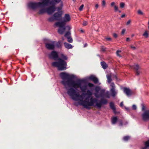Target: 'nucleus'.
Here are the masks:
<instances>
[{"mask_svg":"<svg viewBox=\"0 0 149 149\" xmlns=\"http://www.w3.org/2000/svg\"><path fill=\"white\" fill-rule=\"evenodd\" d=\"M60 76L63 80L61 83L66 89L67 94L72 100L78 102V103H75L74 104L77 106H78V104L81 105L80 103L81 101L84 100L85 98L88 96L87 92L88 90H87V93H82L81 95L77 91L79 88L83 92H84L86 89V86H81L83 80L79 79L73 81L72 79L74 77V75L71 76L64 72L61 73Z\"/></svg>","mask_w":149,"mask_h":149,"instance_id":"nucleus-1","label":"nucleus"},{"mask_svg":"<svg viewBox=\"0 0 149 149\" xmlns=\"http://www.w3.org/2000/svg\"><path fill=\"white\" fill-rule=\"evenodd\" d=\"M88 96L86 97L84 100H81L80 103L81 105L88 109H91V107H96L99 108H100L103 104H106L108 101L107 100L103 98L101 99L100 101L97 102V100L93 98L91 96L92 92L90 90L87 91Z\"/></svg>","mask_w":149,"mask_h":149,"instance_id":"nucleus-2","label":"nucleus"},{"mask_svg":"<svg viewBox=\"0 0 149 149\" xmlns=\"http://www.w3.org/2000/svg\"><path fill=\"white\" fill-rule=\"evenodd\" d=\"M49 58L55 60H58V61L54 62L52 63V65L54 67H56L60 70H65L66 69L67 63L63 60L67 59V57L63 54H61V58H58V52L56 51H52L48 54Z\"/></svg>","mask_w":149,"mask_h":149,"instance_id":"nucleus-3","label":"nucleus"},{"mask_svg":"<svg viewBox=\"0 0 149 149\" xmlns=\"http://www.w3.org/2000/svg\"><path fill=\"white\" fill-rule=\"evenodd\" d=\"M43 2H30L28 3V7L34 10L39 7H42Z\"/></svg>","mask_w":149,"mask_h":149,"instance_id":"nucleus-4","label":"nucleus"},{"mask_svg":"<svg viewBox=\"0 0 149 149\" xmlns=\"http://www.w3.org/2000/svg\"><path fill=\"white\" fill-rule=\"evenodd\" d=\"M46 2H45V1H42V2H43V6L42 7H39L38 8H40L41 9L39 10L38 13L40 15L43 14L45 13H47L46 8L45 7V6L48 5L49 0H45Z\"/></svg>","mask_w":149,"mask_h":149,"instance_id":"nucleus-5","label":"nucleus"},{"mask_svg":"<svg viewBox=\"0 0 149 149\" xmlns=\"http://www.w3.org/2000/svg\"><path fill=\"white\" fill-rule=\"evenodd\" d=\"M110 86L111 87L110 89V91L111 92V96L113 97H114L117 95L118 91L115 90L116 86L114 83L112 82L111 83Z\"/></svg>","mask_w":149,"mask_h":149,"instance_id":"nucleus-6","label":"nucleus"},{"mask_svg":"<svg viewBox=\"0 0 149 149\" xmlns=\"http://www.w3.org/2000/svg\"><path fill=\"white\" fill-rule=\"evenodd\" d=\"M45 45L46 48L48 49L53 50L54 49L55 47V42L50 41L49 42L46 43Z\"/></svg>","mask_w":149,"mask_h":149,"instance_id":"nucleus-7","label":"nucleus"},{"mask_svg":"<svg viewBox=\"0 0 149 149\" xmlns=\"http://www.w3.org/2000/svg\"><path fill=\"white\" fill-rule=\"evenodd\" d=\"M46 9L47 13L49 15H51L56 11V8L54 5H53L46 8Z\"/></svg>","mask_w":149,"mask_h":149,"instance_id":"nucleus-8","label":"nucleus"},{"mask_svg":"<svg viewBox=\"0 0 149 149\" xmlns=\"http://www.w3.org/2000/svg\"><path fill=\"white\" fill-rule=\"evenodd\" d=\"M59 3H60V5L61 6H63V3L62 0H51L49 1V3L52 5H55Z\"/></svg>","mask_w":149,"mask_h":149,"instance_id":"nucleus-9","label":"nucleus"},{"mask_svg":"<svg viewBox=\"0 0 149 149\" xmlns=\"http://www.w3.org/2000/svg\"><path fill=\"white\" fill-rule=\"evenodd\" d=\"M123 90L124 93L128 97L130 96L132 94V91L129 88L124 87Z\"/></svg>","mask_w":149,"mask_h":149,"instance_id":"nucleus-10","label":"nucleus"},{"mask_svg":"<svg viewBox=\"0 0 149 149\" xmlns=\"http://www.w3.org/2000/svg\"><path fill=\"white\" fill-rule=\"evenodd\" d=\"M62 20L65 23L70 22L71 20L70 15L68 14H65L64 17L62 18Z\"/></svg>","mask_w":149,"mask_h":149,"instance_id":"nucleus-11","label":"nucleus"},{"mask_svg":"<svg viewBox=\"0 0 149 149\" xmlns=\"http://www.w3.org/2000/svg\"><path fill=\"white\" fill-rule=\"evenodd\" d=\"M99 92L100 93L99 95L98 94L97 95V94L96 93H95V96L97 98L100 97H104L105 92V90L104 89H101Z\"/></svg>","mask_w":149,"mask_h":149,"instance_id":"nucleus-12","label":"nucleus"},{"mask_svg":"<svg viewBox=\"0 0 149 149\" xmlns=\"http://www.w3.org/2000/svg\"><path fill=\"white\" fill-rule=\"evenodd\" d=\"M89 79L92 80L95 84H97L99 82V80L98 78L94 75H91L89 77Z\"/></svg>","mask_w":149,"mask_h":149,"instance_id":"nucleus-13","label":"nucleus"},{"mask_svg":"<svg viewBox=\"0 0 149 149\" xmlns=\"http://www.w3.org/2000/svg\"><path fill=\"white\" fill-rule=\"evenodd\" d=\"M66 23L63 20L61 22H57L55 24V25L56 26H58L60 28L64 27Z\"/></svg>","mask_w":149,"mask_h":149,"instance_id":"nucleus-14","label":"nucleus"},{"mask_svg":"<svg viewBox=\"0 0 149 149\" xmlns=\"http://www.w3.org/2000/svg\"><path fill=\"white\" fill-rule=\"evenodd\" d=\"M133 68L135 70L136 74L139 75L140 74V72L139 70V67L137 64H134L132 66Z\"/></svg>","mask_w":149,"mask_h":149,"instance_id":"nucleus-15","label":"nucleus"},{"mask_svg":"<svg viewBox=\"0 0 149 149\" xmlns=\"http://www.w3.org/2000/svg\"><path fill=\"white\" fill-rule=\"evenodd\" d=\"M62 15V14L60 12H57L54 13L53 16L55 18L56 20H58L59 18L61 17Z\"/></svg>","mask_w":149,"mask_h":149,"instance_id":"nucleus-16","label":"nucleus"},{"mask_svg":"<svg viewBox=\"0 0 149 149\" xmlns=\"http://www.w3.org/2000/svg\"><path fill=\"white\" fill-rule=\"evenodd\" d=\"M109 105L110 108L113 110V112L115 113H116V108L114 106V103L112 102H110V103Z\"/></svg>","mask_w":149,"mask_h":149,"instance_id":"nucleus-17","label":"nucleus"},{"mask_svg":"<svg viewBox=\"0 0 149 149\" xmlns=\"http://www.w3.org/2000/svg\"><path fill=\"white\" fill-rule=\"evenodd\" d=\"M65 47L68 49H72L73 47L72 46L71 44L68 43L66 42L64 43Z\"/></svg>","mask_w":149,"mask_h":149,"instance_id":"nucleus-18","label":"nucleus"},{"mask_svg":"<svg viewBox=\"0 0 149 149\" xmlns=\"http://www.w3.org/2000/svg\"><path fill=\"white\" fill-rule=\"evenodd\" d=\"M65 30V28L62 27L59 28L58 30V32L60 34H63Z\"/></svg>","mask_w":149,"mask_h":149,"instance_id":"nucleus-19","label":"nucleus"},{"mask_svg":"<svg viewBox=\"0 0 149 149\" xmlns=\"http://www.w3.org/2000/svg\"><path fill=\"white\" fill-rule=\"evenodd\" d=\"M118 120L117 118L116 117H113L111 118V123L112 124H115Z\"/></svg>","mask_w":149,"mask_h":149,"instance_id":"nucleus-20","label":"nucleus"},{"mask_svg":"<svg viewBox=\"0 0 149 149\" xmlns=\"http://www.w3.org/2000/svg\"><path fill=\"white\" fill-rule=\"evenodd\" d=\"M101 64L102 68L105 69L107 68L108 66L106 63L104 61H102L101 62Z\"/></svg>","mask_w":149,"mask_h":149,"instance_id":"nucleus-21","label":"nucleus"},{"mask_svg":"<svg viewBox=\"0 0 149 149\" xmlns=\"http://www.w3.org/2000/svg\"><path fill=\"white\" fill-rule=\"evenodd\" d=\"M143 36L145 38H147L149 36V33L147 30H146L143 34Z\"/></svg>","mask_w":149,"mask_h":149,"instance_id":"nucleus-22","label":"nucleus"},{"mask_svg":"<svg viewBox=\"0 0 149 149\" xmlns=\"http://www.w3.org/2000/svg\"><path fill=\"white\" fill-rule=\"evenodd\" d=\"M145 146L141 148V149H147L148 147H149V140H148L145 142Z\"/></svg>","mask_w":149,"mask_h":149,"instance_id":"nucleus-23","label":"nucleus"},{"mask_svg":"<svg viewBox=\"0 0 149 149\" xmlns=\"http://www.w3.org/2000/svg\"><path fill=\"white\" fill-rule=\"evenodd\" d=\"M104 97L108 98H110V95L109 91H107L106 92H105Z\"/></svg>","mask_w":149,"mask_h":149,"instance_id":"nucleus-24","label":"nucleus"},{"mask_svg":"<svg viewBox=\"0 0 149 149\" xmlns=\"http://www.w3.org/2000/svg\"><path fill=\"white\" fill-rule=\"evenodd\" d=\"M56 46L58 48H60L62 46V43L61 41H58L56 44Z\"/></svg>","mask_w":149,"mask_h":149,"instance_id":"nucleus-25","label":"nucleus"},{"mask_svg":"<svg viewBox=\"0 0 149 149\" xmlns=\"http://www.w3.org/2000/svg\"><path fill=\"white\" fill-rule=\"evenodd\" d=\"M101 88L99 87L98 86H96L95 87V91L96 92V93L97 94H98V93H99L100 90H101Z\"/></svg>","mask_w":149,"mask_h":149,"instance_id":"nucleus-26","label":"nucleus"},{"mask_svg":"<svg viewBox=\"0 0 149 149\" xmlns=\"http://www.w3.org/2000/svg\"><path fill=\"white\" fill-rule=\"evenodd\" d=\"M107 82L109 83H110L112 81L111 76L110 75H107Z\"/></svg>","mask_w":149,"mask_h":149,"instance_id":"nucleus-27","label":"nucleus"},{"mask_svg":"<svg viewBox=\"0 0 149 149\" xmlns=\"http://www.w3.org/2000/svg\"><path fill=\"white\" fill-rule=\"evenodd\" d=\"M71 33L70 32L68 31L66 32L65 35V36L66 38H67L68 37H70Z\"/></svg>","mask_w":149,"mask_h":149,"instance_id":"nucleus-28","label":"nucleus"},{"mask_svg":"<svg viewBox=\"0 0 149 149\" xmlns=\"http://www.w3.org/2000/svg\"><path fill=\"white\" fill-rule=\"evenodd\" d=\"M137 13L139 15H143L144 14L140 10H139L137 11Z\"/></svg>","mask_w":149,"mask_h":149,"instance_id":"nucleus-29","label":"nucleus"},{"mask_svg":"<svg viewBox=\"0 0 149 149\" xmlns=\"http://www.w3.org/2000/svg\"><path fill=\"white\" fill-rule=\"evenodd\" d=\"M55 18L54 17H51L48 18V20L50 22H52L54 21L55 20Z\"/></svg>","mask_w":149,"mask_h":149,"instance_id":"nucleus-30","label":"nucleus"},{"mask_svg":"<svg viewBox=\"0 0 149 149\" xmlns=\"http://www.w3.org/2000/svg\"><path fill=\"white\" fill-rule=\"evenodd\" d=\"M68 39V42L70 43H72L73 42V40L71 37H70L67 38Z\"/></svg>","mask_w":149,"mask_h":149,"instance_id":"nucleus-31","label":"nucleus"},{"mask_svg":"<svg viewBox=\"0 0 149 149\" xmlns=\"http://www.w3.org/2000/svg\"><path fill=\"white\" fill-rule=\"evenodd\" d=\"M130 138V137L128 136H125L123 138V139L125 141H127Z\"/></svg>","mask_w":149,"mask_h":149,"instance_id":"nucleus-32","label":"nucleus"},{"mask_svg":"<svg viewBox=\"0 0 149 149\" xmlns=\"http://www.w3.org/2000/svg\"><path fill=\"white\" fill-rule=\"evenodd\" d=\"M60 7H58L57 8H56V9H57V10L58 12H60V10L61 9L62 7V6H61L60 5Z\"/></svg>","mask_w":149,"mask_h":149,"instance_id":"nucleus-33","label":"nucleus"},{"mask_svg":"<svg viewBox=\"0 0 149 149\" xmlns=\"http://www.w3.org/2000/svg\"><path fill=\"white\" fill-rule=\"evenodd\" d=\"M88 86L90 87H93L94 86V85L93 84L90 83H88Z\"/></svg>","mask_w":149,"mask_h":149,"instance_id":"nucleus-34","label":"nucleus"},{"mask_svg":"<svg viewBox=\"0 0 149 149\" xmlns=\"http://www.w3.org/2000/svg\"><path fill=\"white\" fill-rule=\"evenodd\" d=\"M124 6H125V4L124 3L122 2V3H120V6L121 8H123L124 7Z\"/></svg>","mask_w":149,"mask_h":149,"instance_id":"nucleus-35","label":"nucleus"},{"mask_svg":"<svg viewBox=\"0 0 149 149\" xmlns=\"http://www.w3.org/2000/svg\"><path fill=\"white\" fill-rule=\"evenodd\" d=\"M114 10L115 12H116L118 10V7L116 5L114 6Z\"/></svg>","mask_w":149,"mask_h":149,"instance_id":"nucleus-36","label":"nucleus"},{"mask_svg":"<svg viewBox=\"0 0 149 149\" xmlns=\"http://www.w3.org/2000/svg\"><path fill=\"white\" fill-rule=\"evenodd\" d=\"M84 5L83 4H82L81 6L79 8V10L80 11H82L83 10V8L84 7Z\"/></svg>","mask_w":149,"mask_h":149,"instance_id":"nucleus-37","label":"nucleus"},{"mask_svg":"<svg viewBox=\"0 0 149 149\" xmlns=\"http://www.w3.org/2000/svg\"><path fill=\"white\" fill-rule=\"evenodd\" d=\"M105 4H106L105 1L104 0H103L102 1V6L103 7H105Z\"/></svg>","mask_w":149,"mask_h":149,"instance_id":"nucleus-38","label":"nucleus"},{"mask_svg":"<svg viewBox=\"0 0 149 149\" xmlns=\"http://www.w3.org/2000/svg\"><path fill=\"white\" fill-rule=\"evenodd\" d=\"M121 52V51L120 50H118L116 52V54H117V55L119 57H121V56L119 54V53H120Z\"/></svg>","mask_w":149,"mask_h":149,"instance_id":"nucleus-39","label":"nucleus"},{"mask_svg":"<svg viewBox=\"0 0 149 149\" xmlns=\"http://www.w3.org/2000/svg\"><path fill=\"white\" fill-rule=\"evenodd\" d=\"M132 108L134 110H136V107L135 105H133L132 106Z\"/></svg>","mask_w":149,"mask_h":149,"instance_id":"nucleus-40","label":"nucleus"},{"mask_svg":"<svg viewBox=\"0 0 149 149\" xmlns=\"http://www.w3.org/2000/svg\"><path fill=\"white\" fill-rule=\"evenodd\" d=\"M123 122L122 120L119 121V126H122L123 125Z\"/></svg>","mask_w":149,"mask_h":149,"instance_id":"nucleus-41","label":"nucleus"},{"mask_svg":"<svg viewBox=\"0 0 149 149\" xmlns=\"http://www.w3.org/2000/svg\"><path fill=\"white\" fill-rule=\"evenodd\" d=\"M87 24V22L86 21H84L83 22V25L84 26H86Z\"/></svg>","mask_w":149,"mask_h":149,"instance_id":"nucleus-42","label":"nucleus"},{"mask_svg":"<svg viewBox=\"0 0 149 149\" xmlns=\"http://www.w3.org/2000/svg\"><path fill=\"white\" fill-rule=\"evenodd\" d=\"M66 28L68 30H70L71 29V28L70 26H66Z\"/></svg>","mask_w":149,"mask_h":149,"instance_id":"nucleus-43","label":"nucleus"},{"mask_svg":"<svg viewBox=\"0 0 149 149\" xmlns=\"http://www.w3.org/2000/svg\"><path fill=\"white\" fill-rule=\"evenodd\" d=\"M130 22H131V20H129L126 23V25H128L129 24H130Z\"/></svg>","mask_w":149,"mask_h":149,"instance_id":"nucleus-44","label":"nucleus"},{"mask_svg":"<svg viewBox=\"0 0 149 149\" xmlns=\"http://www.w3.org/2000/svg\"><path fill=\"white\" fill-rule=\"evenodd\" d=\"M125 29H123L122 31L121 32V34H123L124 33H125Z\"/></svg>","mask_w":149,"mask_h":149,"instance_id":"nucleus-45","label":"nucleus"},{"mask_svg":"<svg viewBox=\"0 0 149 149\" xmlns=\"http://www.w3.org/2000/svg\"><path fill=\"white\" fill-rule=\"evenodd\" d=\"M130 47L133 50H135L136 49L135 47L133 46L132 45L130 46Z\"/></svg>","mask_w":149,"mask_h":149,"instance_id":"nucleus-46","label":"nucleus"},{"mask_svg":"<svg viewBox=\"0 0 149 149\" xmlns=\"http://www.w3.org/2000/svg\"><path fill=\"white\" fill-rule=\"evenodd\" d=\"M113 37L115 38H116L117 37V34L115 33H113Z\"/></svg>","mask_w":149,"mask_h":149,"instance_id":"nucleus-47","label":"nucleus"},{"mask_svg":"<svg viewBox=\"0 0 149 149\" xmlns=\"http://www.w3.org/2000/svg\"><path fill=\"white\" fill-rule=\"evenodd\" d=\"M106 39L108 41H111V40L110 38H106Z\"/></svg>","mask_w":149,"mask_h":149,"instance_id":"nucleus-48","label":"nucleus"},{"mask_svg":"<svg viewBox=\"0 0 149 149\" xmlns=\"http://www.w3.org/2000/svg\"><path fill=\"white\" fill-rule=\"evenodd\" d=\"M145 109V107L143 105H142V110L143 111Z\"/></svg>","mask_w":149,"mask_h":149,"instance_id":"nucleus-49","label":"nucleus"},{"mask_svg":"<svg viewBox=\"0 0 149 149\" xmlns=\"http://www.w3.org/2000/svg\"><path fill=\"white\" fill-rule=\"evenodd\" d=\"M115 4V3L114 2H112L111 3V6H115L114 5Z\"/></svg>","mask_w":149,"mask_h":149,"instance_id":"nucleus-50","label":"nucleus"},{"mask_svg":"<svg viewBox=\"0 0 149 149\" xmlns=\"http://www.w3.org/2000/svg\"><path fill=\"white\" fill-rule=\"evenodd\" d=\"M123 102H122L120 103V107H122L123 106Z\"/></svg>","mask_w":149,"mask_h":149,"instance_id":"nucleus-51","label":"nucleus"},{"mask_svg":"<svg viewBox=\"0 0 149 149\" xmlns=\"http://www.w3.org/2000/svg\"><path fill=\"white\" fill-rule=\"evenodd\" d=\"M130 39L129 38H127L126 39V41H130Z\"/></svg>","mask_w":149,"mask_h":149,"instance_id":"nucleus-52","label":"nucleus"},{"mask_svg":"<svg viewBox=\"0 0 149 149\" xmlns=\"http://www.w3.org/2000/svg\"><path fill=\"white\" fill-rule=\"evenodd\" d=\"M99 6L98 4H96L95 5V7L96 8H97Z\"/></svg>","mask_w":149,"mask_h":149,"instance_id":"nucleus-53","label":"nucleus"},{"mask_svg":"<svg viewBox=\"0 0 149 149\" xmlns=\"http://www.w3.org/2000/svg\"><path fill=\"white\" fill-rule=\"evenodd\" d=\"M125 16V15L123 14L121 15V17L122 18H123V17H124Z\"/></svg>","mask_w":149,"mask_h":149,"instance_id":"nucleus-54","label":"nucleus"},{"mask_svg":"<svg viewBox=\"0 0 149 149\" xmlns=\"http://www.w3.org/2000/svg\"><path fill=\"white\" fill-rule=\"evenodd\" d=\"M87 46V43H86L85 44H84V47H86Z\"/></svg>","mask_w":149,"mask_h":149,"instance_id":"nucleus-55","label":"nucleus"},{"mask_svg":"<svg viewBox=\"0 0 149 149\" xmlns=\"http://www.w3.org/2000/svg\"><path fill=\"white\" fill-rule=\"evenodd\" d=\"M102 50L103 51H104L105 50V48H102Z\"/></svg>","mask_w":149,"mask_h":149,"instance_id":"nucleus-56","label":"nucleus"},{"mask_svg":"<svg viewBox=\"0 0 149 149\" xmlns=\"http://www.w3.org/2000/svg\"><path fill=\"white\" fill-rule=\"evenodd\" d=\"M128 124V123H127V121H126L125 122V123H124V124H124V125H126V124Z\"/></svg>","mask_w":149,"mask_h":149,"instance_id":"nucleus-57","label":"nucleus"},{"mask_svg":"<svg viewBox=\"0 0 149 149\" xmlns=\"http://www.w3.org/2000/svg\"><path fill=\"white\" fill-rule=\"evenodd\" d=\"M125 109L127 110H129V108L128 107H125Z\"/></svg>","mask_w":149,"mask_h":149,"instance_id":"nucleus-58","label":"nucleus"},{"mask_svg":"<svg viewBox=\"0 0 149 149\" xmlns=\"http://www.w3.org/2000/svg\"><path fill=\"white\" fill-rule=\"evenodd\" d=\"M80 31L82 33H83L84 32V31L82 29L80 30Z\"/></svg>","mask_w":149,"mask_h":149,"instance_id":"nucleus-59","label":"nucleus"},{"mask_svg":"<svg viewBox=\"0 0 149 149\" xmlns=\"http://www.w3.org/2000/svg\"><path fill=\"white\" fill-rule=\"evenodd\" d=\"M62 39L63 40H64V38L63 37H62Z\"/></svg>","mask_w":149,"mask_h":149,"instance_id":"nucleus-60","label":"nucleus"},{"mask_svg":"<svg viewBox=\"0 0 149 149\" xmlns=\"http://www.w3.org/2000/svg\"><path fill=\"white\" fill-rule=\"evenodd\" d=\"M134 36V34H133L132 35V37H133Z\"/></svg>","mask_w":149,"mask_h":149,"instance_id":"nucleus-61","label":"nucleus"},{"mask_svg":"<svg viewBox=\"0 0 149 149\" xmlns=\"http://www.w3.org/2000/svg\"><path fill=\"white\" fill-rule=\"evenodd\" d=\"M73 1H74V2H75V0H72Z\"/></svg>","mask_w":149,"mask_h":149,"instance_id":"nucleus-62","label":"nucleus"},{"mask_svg":"<svg viewBox=\"0 0 149 149\" xmlns=\"http://www.w3.org/2000/svg\"><path fill=\"white\" fill-rule=\"evenodd\" d=\"M118 11H119V12L120 13L121 12V11L120 10H119Z\"/></svg>","mask_w":149,"mask_h":149,"instance_id":"nucleus-63","label":"nucleus"}]
</instances>
